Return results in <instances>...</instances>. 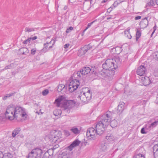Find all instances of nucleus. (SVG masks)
Listing matches in <instances>:
<instances>
[{"mask_svg": "<svg viewBox=\"0 0 158 158\" xmlns=\"http://www.w3.org/2000/svg\"><path fill=\"white\" fill-rule=\"evenodd\" d=\"M122 60L118 56H114L107 59L102 64V67L98 68V74L106 78L111 77L114 75V70L119 66Z\"/></svg>", "mask_w": 158, "mask_h": 158, "instance_id": "nucleus-1", "label": "nucleus"}, {"mask_svg": "<svg viewBox=\"0 0 158 158\" xmlns=\"http://www.w3.org/2000/svg\"><path fill=\"white\" fill-rule=\"evenodd\" d=\"M92 97V94L88 93L81 92L80 94L75 95L77 100L79 101L80 100L82 102L86 103H88Z\"/></svg>", "mask_w": 158, "mask_h": 158, "instance_id": "nucleus-2", "label": "nucleus"}, {"mask_svg": "<svg viewBox=\"0 0 158 158\" xmlns=\"http://www.w3.org/2000/svg\"><path fill=\"white\" fill-rule=\"evenodd\" d=\"M62 134L60 131L53 130H52L48 135V137L53 142H56L58 139L62 138Z\"/></svg>", "mask_w": 158, "mask_h": 158, "instance_id": "nucleus-3", "label": "nucleus"}, {"mask_svg": "<svg viewBox=\"0 0 158 158\" xmlns=\"http://www.w3.org/2000/svg\"><path fill=\"white\" fill-rule=\"evenodd\" d=\"M112 115V113L111 111L108 110L101 116V120L100 121L104 123L105 126L106 127L109 124Z\"/></svg>", "mask_w": 158, "mask_h": 158, "instance_id": "nucleus-4", "label": "nucleus"}, {"mask_svg": "<svg viewBox=\"0 0 158 158\" xmlns=\"http://www.w3.org/2000/svg\"><path fill=\"white\" fill-rule=\"evenodd\" d=\"M98 68L95 66L91 67V68L89 67H85L80 70L81 72L82 76L85 75L91 72L92 73L96 74L97 71H98Z\"/></svg>", "mask_w": 158, "mask_h": 158, "instance_id": "nucleus-5", "label": "nucleus"}, {"mask_svg": "<svg viewBox=\"0 0 158 158\" xmlns=\"http://www.w3.org/2000/svg\"><path fill=\"white\" fill-rule=\"evenodd\" d=\"M80 83L79 80H70L68 87V90L70 92H73L76 90L79 86Z\"/></svg>", "mask_w": 158, "mask_h": 158, "instance_id": "nucleus-6", "label": "nucleus"}, {"mask_svg": "<svg viewBox=\"0 0 158 158\" xmlns=\"http://www.w3.org/2000/svg\"><path fill=\"white\" fill-rule=\"evenodd\" d=\"M15 108L12 105H9L7 107L6 111L5 113L6 117H8L9 120H12L15 118L13 116L14 114Z\"/></svg>", "mask_w": 158, "mask_h": 158, "instance_id": "nucleus-7", "label": "nucleus"}, {"mask_svg": "<svg viewBox=\"0 0 158 158\" xmlns=\"http://www.w3.org/2000/svg\"><path fill=\"white\" fill-rule=\"evenodd\" d=\"M73 106L74 104L71 101H66L62 105V107L64 108V111L66 114L70 113V109Z\"/></svg>", "mask_w": 158, "mask_h": 158, "instance_id": "nucleus-8", "label": "nucleus"}, {"mask_svg": "<svg viewBox=\"0 0 158 158\" xmlns=\"http://www.w3.org/2000/svg\"><path fill=\"white\" fill-rule=\"evenodd\" d=\"M106 127L105 124L100 121L98 122L94 126V127L97 131V134L101 135L104 132V128Z\"/></svg>", "mask_w": 158, "mask_h": 158, "instance_id": "nucleus-9", "label": "nucleus"}, {"mask_svg": "<svg viewBox=\"0 0 158 158\" xmlns=\"http://www.w3.org/2000/svg\"><path fill=\"white\" fill-rule=\"evenodd\" d=\"M92 48V46L89 44L88 45L84 46L78 50L77 52V55L79 56H81L85 55L87 51Z\"/></svg>", "mask_w": 158, "mask_h": 158, "instance_id": "nucleus-10", "label": "nucleus"}, {"mask_svg": "<svg viewBox=\"0 0 158 158\" xmlns=\"http://www.w3.org/2000/svg\"><path fill=\"white\" fill-rule=\"evenodd\" d=\"M97 135V131L96 129L93 127H90L88 128L87 130L86 135L87 136L89 137H91V138L94 139L95 135Z\"/></svg>", "mask_w": 158, "mask_h": 158, "instance_id": "nucleus-11", "label": "nucleus"}, {"mask_svg": "<svg viewBox=\"0 0 158 158\" xmlns=\"http://www.w3.org/2000/svg\"><path fill=\"white\" fill-rule=\"evenodd\" d=\"M147 72V70L145 67L143 65H141L137 69L136 71V73L140 76L145 75Z\"/></svg>", "mask_w": 158, "mask_h": 158, "instance_id": "nucleus-12", "label": "nucleus"}, {"mask_svg": "<svg viewBox=\"0 0 158 158\" xmlns=\"http://www.w3.org/2000/svg\"><path fill=\"white\" fill-rule=\"evenodd\" d=\"M109 148L108 144L104 141L101 143L99 145V151L101 152H105Z\"/></svg>", "mask_w": 158, "mask_h": 158, "instance_id": "nucleus-13", "label": "nucleus"}, {"mask_svg": "<svg viewBox=\"0 0 158 158\" xmlns=\"http://www.w3.org/2000/svg\"><path fill=\"white\" fill-rule=\"evenodd\" d=\"M32 150L34 152L35 156V158H40L43 152V151L40 148H36Z\"/></svg>", "mask_w": 158, "mask_h": 158, "instance_id": "nucleus-14", "label": "nucleus"}, {"mask_svg": "<svg viewBox=\"0 0 158 158\" xmlns=\"http://www.w3.org/2000/svg\"><path fill=\"white\" fill-rule=\"evenodd\" d=\"M142 149V148L137 149L133 156V158H145L144 155L141 153V152Z\"/></svg>", "mask_w": 158, "mask_h": 158, "instance_id": "nucleus-15", "label": "nucleus"}, {"mask_svg": "<svg viewBox=\"0 0 158 158\" xmlns=\"http://www.w3.org/2000/svg\"><path fill=\"white\" fill-rule=\"evenodd\" d=\"M141 83L145 86L148 85L151 82L149 78L147 76L142 77L141 80Z\"/></svg>", "mask_w": 158, "mask_h": 158, "instance_id": "nucleus-16", "label": "nucleus"}, {"mask_svg": "<svg viewBox=\"0 0 158 158\" xmlns=\"http://www.w3.org/2000/svg\"><path fill=\"white\" fill-rule=\"evenodd\" d=\"M80 143L81 141L78 139H76L68 147L67 149L70 151H71L73 148L78 146Z\"/></svg>", "mask_w": 158, "mask_h": 158, "instance_id": "nucleus-17", "label": "nucleus"}, {"mask_svg": "<svg viewBox=\"0 0 158 158\" xmlns=\"http://www.w3.org/2000/svg\"><path fill=\"white\" fill-rule=\"evenodd\" d=\"M125 103L123 102H120L118 106L117 113L118 114H121L125 109Z\"/></svg>", "mask_w": 158, "mask_h": 158, "instance_id": "nucleus-18", "label": "nucleus"}, {"mask_svg": "<svg viewBox=\"0 0 158 158\" xmlns=\"http://www.w3.org/2000/svg\"><path fill=\"white\" fill-rule=\"evenodd\" d=\"M82 77V75H81V72L80 71L77 72H74L70 77V80H79V78H81Z\"/></svg>", "mask_w": 158, "mask_h": 158, "instance_id": "nucleus-19", "label": "nucleus"}, {"mask_svg": "<svg viewBox=\"0 0 158 158\" xmlns=\"http://www.w3.org/2000/svg\"><path fill=\"white\" fill-rule=\"evenodd\" d=\"M66 89L67 88L64 85L60 84L58 87L57 91L59 92H60L62 94H64L66 92Z\"/></svg>", "mask_w": 158, "mask_h": 158, "instance_id": "nucleus-20", "label": "nucleus"}, {"mask_svg": "<svg viewBox=\"0 0 158 158\" xmlns=\"http://www.w3.org/2000/svg\"><path fill=\"white\" fill-rule=\"evenodd\" d=\"M148 21L147 19H143L141 21L139 25L140 27L142 28H146L148 24Z\"/></svg>", "mask_w": 158, "mask_h": 158, "instance_id": "nucleus-21", "label": "nucleus"}, {"mask_svg": "<svg viewBox=\"0 0 158 158\" xmlns=\"http://www.w3.org/2000/svg\"><path fill=\"white\" fill-rule=\"evenodd\" d=\"M23 110L22 107L20 106H17L15 108V112L13 116H14V117H16L18 116H16V114H18L19 113L23 112Z\"/></svg>", "mask_w": 158, "mask_h": 158, "instance_id": "nucleus-22", "label": "nucleus"}, {"mask_svg": "<svg viewBox=\"0 0 158 158\" xmlns=\"http://www.w3.org/2000/svg\"><path fill=\"white\" fill-rule=\"evenodd\" d=\"M158 144H155L153 147V155L155 158H158V155L157 152L158 151Z\"/></svg>", "mask_w": 158, "mask_h": 158, "instance_id": "nucleus-23", "label": "nucleus"}, {"mask_svg": "<svg viewBox=\"0 0 158 158\" xmlns=\"http://www.w3.org/2000/svg\"><path fill=\"white\" fill-rule=\"evenodd\" d=\"M113 52H114V53L119 54L122 51V47H117L112 49Z\"/></svg>", "mask_w": 158, "mask_h": 158, "instance_id": "nucleus-24", "label": "nucleus"}, {"mask_svg": "<svg viewBox=\"0 0 158 158\" xmlns=\"http://www.w3.org/2000/svg\"><path fill=\"white\" fill-rule=\"evenodd\" d=\"M106 138L107 139L108 142H113L115 138L114 136L110 134H108L106 137Z\"/></svg>", "mask_w": 158, "mask_h": 158, "instance_id": "nucleus-25", "label": "nucleus"}, {"mask_svg": "<svg viewBox=\"0 0 158 158\" xmlns=\"http://www.w3.org/2000/svg\"><path fill=\"white\" fill-rule=\"evenodd\" d=\"M21 131L20 127H17L14 130L12 133V136L15 137L16 135L18 134Z\"/></svg>", "mask_w": 158, "mask_h": 158, "instance_id": "nucleus-26", "label": "nucleus"}, {"mask_svg": "<svg viewBox=\"0 0 158 158\" xmlns=\"http://www.w3.org/2000/svg\"><path fill=\"white\" fill-rule=\"evenodd\" d=\"M63 99L62 96H60L58 98L56 99L55 101V103L56 104V106L59 107L60 105V102Z\"/></svg>", "mask_w": 158, "mask_h": 158, "instance_id": "nucleus-27", "label": "nucleus"}, {"mask_svg": "<svg viewBox=\"0 0 158 158\" xmlns=\"http://www.w3.org/2000/svg\"><path fill=\"white\" fill-rule=\"evenodd\" d=\"M158 123V121L156 120L153 122L151 123L150 125H149L148 126V128H147V127H146L145 129H149L151 128H153L156 127Z\"/></svg>", "mask_w": 158, "mask_h": 158, "instance_id": "nucleus-28", "label": "nucleus"}, {"mask_svg": "<svg viewBox=\"0 0 158 158\" xmlns=\"http://www.w3.org/2000/svg\"><path fill=\"white\" fill-rule=\"evenodd\" d=\"M58 158H70L69 155V153L64 152L59 156Z\"/></svg>", "mask_w": 158, "mask_h": 158, "instance_id": "nucleus-29", "label": "nucleus"}, {"mask_svg": "<svg viewBox=\"0 0 158 158\" xmlns=\"http://www.w3.org/2000/svg\"><path fill=\"white\" fill-rule=\"evenodd\" d=\"M110 126L112 128H114L116 127L118 123L117 120L115 119L111 121L110 122Z\"/></svg>", "mask_w": 158, "mask_h": 158, "instance_id": "nucleus-30", "label": "nucleus"}, {"mask_svg": "<svg viewBox=\"0 0 158 158\" xmlns=\"http://www.w3.org/2000/svg\"><path fill=\"white\" fill-rule=\"evenodd\" d=\"M70 131L76 135L78 134L80 132V131L75 127H73L71 129Z\"/></svg>", "mask_w": 158, "mask_h": 158, "instance_id": "nucleus-31", "label": "nucleus"}, {"mask_svg": "<svg viewBox=\"0 0 158 158\" xmlns=\"http://www.w3.org/2000/svg\"><path fill=\"white\" fill-rule=\"evenodd\" d=\"M141 35V32L140 30L138 29L136 30V40L137 41L140 38Z\"/></svg>", "mask_w": 158, "mask_h": 158, "instance_id": "nucleus-32", "label": "nucleus"}, {"mask_svg": "<svg viewBox=\"0 0 158 158\" xmlns=\"http://www.w3.org/2000/svg\"><path fill=\"white\" fill-rule=\"evenodd\" d=\"M48 42H46L45 43H44V47L43 48L42 50H41V51L42 52H46L47 51V48L48 47Z\"/></svg>", "mask_w": 158, "mask_h": 158, "instance_id": "nucleus-33", "label": "nucleus"}, {"mask_svg": "<svg viewBox=\"0 0 158 158\" xmlns=\"http://www.w3.org/2000/svg\"><path fill=\"white\" fill-rule=\"evenodd\" d=\"M35 28H30L29 27H26L24 30L25 32H30L35 31Z\"/></svg>", "mask_w": 158, "mask_h": 158, "instance_id": "nucleus-34", "label": "nucleus"}, {"mask_svg": "<svg viewBox=\"0 0 158 158\" xmlns=\"http://www.w3.org/2000/svg\"><path fill=\"white\" fill-rule=\"evenodd\" d=\"M20 115L23 118L24 120H26L27 115L25 112L23 111V112L21 113V114H20Z\"/></svg>", "mask_w": 158, "mask_h": 158, "instance_id": "nucleus-35", "label": "nucleus"}, {"mask_svg": "<svg viewBox=\"0 0 158 158\" xmlns=\"http://www.w3.org/2000/svg\"><path fill=\"white\" fill-rule=\"evenodd\" d=\"M34 152L32 150V151L28 155V158H35Z\"/></svg>", "mask_w": 158, "mask_h": 158, "instance_id": "nucleus-36", "label": "nucleus"}, {"mask_svg": "<svg viewBox=\"0 0 158 158\" xmlns=\"http://www.w3.org/2000/svg\"><path fill=\"white\" fill-rule=\"evenodd\" d=\"M130 29H129L127 31H124V34L126 35H127V37L129 39H131V35L130 32H129Z\"/></svg>", "mask_w": 158, "mask_h": 158, "instance_id": "nucleus-37", "label": "nucleus"}, {"mask_svg": "<svg viewBox=\"0 0 158 158\" xmlns=\"http://www.w3.org/2000/svg\"><path fill=\"white\" fill-rule=\"evenodd\" d=\"M13 156L10 153H4V158H12Z\"/></svg>", "mask_w": 158, "mask_h": 158, "instance_id": "nucleus-38", "label": "nucleus"}, {"mask_svg": "<svg viewBox=\"0 0 158 158\" xmlns=\"http://www.w3.org/2000/svg\"><path fill=\"white\" fill-rule=\"evenodd\" d=\"M158 52H155L152 54V56L153 57V59L157 61H158Z\"/></svg>", "mask_w": 158, "mask_h": 158, "instance_id": "nucleus-39", "label": "nucleus"}, {"mask_svg": "<svg viewBox=\"0 0 158 158\" xmlns=\"http://www.w3.org/2000/svg\"><path fill=\"white\" fill-rule=\"evenodd\" d=\"M14 66V64L13 63L11 64H10L6 66L5 68L4 69H12Z\"/></svg>", "mask_w": 158, "mask_h": 158, "instance_id": "nucleus-40", "label": "nucleus"}, {"mask_svg": "<svg viewBox=\"0 0 158 158\" xmlns=\"http://www.w3.org/2000/svg\"><path fill=\"white\" fill-rule=\"evenodd\" d=\"M43 157L44 158H51V157L50 156V155L49 154V153L47 151L45 152L44 153L43 156Z\"/></svg>", "mask_w": 158, "mask_h": 158, "instance_id": "nucleus-41", "label": "nucleus"}, {"mask_svg": "<svg viewBox=\"0 0 158 158\" xmlns=\"http://www.w3.org/2000/svg\"><path fill=\"white\" fill-rule=\"evenodd\" d=\"M55 148L50 149L48 150L47 152L49 153V154L50 155V156L52 157V155H53V150Z\"/></svg>", "mask_w": 158, "mask_h": 158, "instance_id": "nucleus-42", "label": "nucleus"}, {"mask_svg": "<svg viewBox=\"0 0 158 158\" xmlns=\"http://www.w3.org/2000/svg\"><path fill=\"white\" fill-rule=\"evenodd\" d=\"M48 92L49 91L48 89H45L42 92V94L44 96H45L48 94Z\"/></svg>", "mask_w": 158, "mask_h": 158, "instance_id": "nucleus-43", "label": "nucleus"}, {"mask_svg": "<svg viewBox=\"0 0 158 158\" xmlns=\"http://www.w3.org/2000/svg\"><path fill=\"white\" fill-rule=\"evenodd\" d=\"M73 29V27H70L69 28H68L67 29L66 32L67 33H68L70 32L71 31H72Z\"/></svg>", "mask_w": 158, "mask_h": 158, "instance_id": "nucleus-44", "label": "nucleus"}, {"mask_svg": "<svg viewBox=\"0 0 158 158\" xmlns=\"http://www.w3.org/2000/svg\"><path fill=\"white\" fill-rule=\"evenodd\" d=\"M16 93V92H14V93H11L10 94H6V97L7 98H9L12 96H14Z\"/></svg>", "mask_w": 158, "mask_h": 158, "instance_id": "nucleus-45", "label": "nucleus"}, {"mask_svg": "<svg viewBox=\"0 0 158 158\" xmlns=\"http://www.w3.org/2000/svg\"><path fill=\"white\" fill-rule=\"evenodd\" d=\"M153 75L155 77L158 76V71L157 69L154 70L153 72Z\"/></svg>", "mask_w": 158, "mask_h": 158, "instance_id": "nucleus-46", "label": "nucleus"}, {"mask_svg": "<svg viewBox=\"0 0 158 158\" xmlns=\"http://www.w3.org/2000/svg\"><path fill=\"white\" fill-rule=\"evenodd\" d=\"M36 52V49L35 48H32L31 50V53L32 55H34L35 54Z\"/></svg>", "mask_w": 158, "mask_h": 158, "instance_id": "nucleus-47", "label": "nucleus"}, {"mask_svg": "<svg viewBox=\"0 0 158 158\" xmlns=\"http://www.w3.org/2000/svg\"><path fill=\"white\" fill-rule=\"evenodd\" d=\"M96 21V20H94L93 22H92L91 23H89L88 24L87 26V27H86V29H87L89 27L91 26V25L95 22Z\"/></svg>", "mask_w": 158, "mask_h": 158, "instance_id": "nucleus-48", "label": "nucleus"}, {"mask_svg": "<svg viewBox=\"0 0 158 158\" xmlns=\"http://www.w3.org/2000/svg\"><path fill=\"white\" fill-rule=\"evenodd\" d=\"M145 129L144 127L142 128L141 129L140 132L142 134H146L147 133V131H145Z\"/></svg>", "mask_w": 158, "mask_h": 158, "instance_id": "nucleus-49", "label": "nucleus"}, {"mask_svg": "<svg viewBox=\"0 0 158 158\" xmlns=\"http://www.w3.org/2000/svg\"><path fill=\"white\" fill-rule=\"evenodd\" d=\"M156 25L155 24V26L153 27V31L152 32V34L151 35V37H152V35H153V33H154V32H155V31L156 30Z\"/></svg>", "mask_w": 158, "mask_h": 158, "instance_id": "nucleus-50", "label": "nucleus"}, {"mask_svg": "<svg viewBox=\"0 0 158 158\" xmlns=\"http://www.w3.org/2000/svg\"><path fill=\"white\" fill-rule=\"evenodd\" d=\"M29 51L28 49L27 48V50H26V51H25V52H22V55H27V54L29 53Z\"/></svg>", "mask_w": 158, "mask_h": 158, "instance_id": "nucleus-51", "label": "nucleus"}, {"mask_svg": "<svg viewBox=\"0 0 158 158\" xmlns=\"http://www.w3.org/2000/svg\"><path fill=\"white\" fill-rule=\"evenodd\" d=\"M20 51L22 52H22H25V51H26V50H27V48H23L20 49Z\"/></svg>", "mask_w": 158, "mask_h": 158, "instance_id": "nucleus-52", "label": "nucleus"}, {"mask_svg": "<svg viewBox=\"0 0 158 158\" xmlns=\"http://www.w3.org/2000/svg\"><path fill=\"white\" fill-rule=\"evenodd\" d=\"M4 154L2 152L0 151V158H4Z\"/></svg>", "mask_w": 158, "mask_h": 158, "instance_id": "nucleus-53", "label": "nucleus"}, {"mask_svg": "<svg viewBox=\"0 0 158 158\" xmlns=\"http://www.w3.org/2000/svg\"><path fill=\"white\" fill-rule=\"evenodd\" d=\"M37 38V37L36 36H34L33 37H30V39L31 40H34L36 39Z\"/></svg>", "mask_w": 158, "mask_h": 158, "instance_id": "nucleus-54", "label": "nucleus"}, {"mask_svg": "<svg viewBox=\"0 0 158 158\" xmlns=\"http://www.w3.org/2000/svg\"><path fill=\"white\" fill-rule=\"evenodd\" d=\"M53 40L54 41L53 44H52V46H50L49 47V49H50L52 48L53 46L55 44V42L56 41V38H55V39L54 40Z\"/></svg>", "mask_w": 158, "mask_h": 158, "instance_id": "nucleus-55", "label": "nucleus"}, {"mask_svg": "<svg viewBox=\"0 0 158 158\" xmlns=\"http://www.w3.org/2000/svg\"><path fill=\"white\" fill-rule=\"evenodd\" d=\"M115 2H114V4H112L111 6L110 7V8L112 10H113L114 8L115 7H116L115 6H114V5L115 4Z\"/></svg>", "mask_w": 158, "mask_h": 158, "instance_id": "nucleus-56", "label": "nucleus"}, {"mask_svg": "<svg viewBox=\"0 0 158 158\" xmlns=\"http://www.w3.org/2000/svg\"><path fill=\"white\" fill-rule=\"evenodd\" d=\"M141 16H137L135 17V20H138L141 19Z\"/></svg>", "mask_w": 158, "mask_h": 158, "instance_id": "nucleus-57", "label": "nucleus"}, {"mask_svg": "<svg viewBox=\"0 0 158 158\" xmlns=\"http://www.w3.org/2000/svg\"><path fill=\"white\" fill-rule=\"evenodd\" d=\"M148 4L149 6H152L153 4V1H152V2L151 1L150 2H148Z\"/></svg>", "mask_w": 158, "mask_h": 158, "instance_id": "nucleus-58", "label": "nucleus"}, {"mask_svg": "<svg viewBox=\"0 0 158 158\" xmlns=\"http://www.w3.org/2000/svg\"><path fill=\"white\" fill-rule=\"evenodd\" d=\"M69 45V44H66L64 45V48H68Z\"/></svg>", "mask_w": 158, "mask_h": 158, "instance_id": "nucleus-59", "label": "nucleus"}, {"mask_svg": "<svg viewBox=\"0 0 158 158\" xmlns=\"http://www.w3.org/2000/svg\"><path fill=\"white\" fill-rule=\"evenodd\" d=\"M28 43V41L27 40V39L26 40L24 41L23 42V44H27Z\"/></svg>", "mask_w": 158, "mask_h": 158, "instance_id": "nucleus-60", "label": "nucleus"}, {"mask_svg": "<svg viewBox=\"0 0 158 158\" xmlns=\"http://www.w3.org/2000/svg\"><path fill=\"white\" fill-rule=\"evenodd\" d=\"M112 10L110 8H109L107 10V12L110 13L112 11Z\"/></svg>", "mask_w": 158, "mask_h": 158, "instance_id": "nucleus-61", "label": "nucleus"}, {"mask_svg": "<svg viewBox=\"0 0 158 158\" xmlns=\"http://www.w3.org/2000/svg\"><path fill=\"white\" fill-rule=\"evenodd\" d=\"M127 55V54H125L123 56V57L125 58V60L127 58L128 55Z\"/></svg>", "mask_w": 158, "mask_h": 158, "instance_id": "nucleus-62", "label": "nucleus"}, {"mask_svg": "<svg viewBox=\"0 0 158 158\" xmlns=\"http://www.w3.org/2000/svg\"><path fill=\"white\" fill-rule=\"evenodd\" d=\"M108 0H103L101 2L102 3H104L107 1Z\"/></svg>", "mask_w": 158, "mask_h": 158, "instance_id": "nucleus-63", "label": "nucleus"}, {"mask_svg": "<svg viewBox=\"0 0 158 158\" xmlns=\"http://www.w3.org/2000/svg\"><path fill=\"white\" fill-rule=\"evenodd\" d=\"M36 113H37L38 114L40 115V114H43V113L42 112H40L37 111L36 112Z\"/></svg>", "mask_w": 158, "mask_h": 158, "instance_id": "nucleus-64", "label": "nucleus"}]
</instances>
